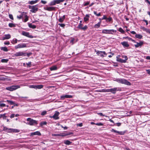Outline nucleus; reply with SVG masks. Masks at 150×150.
Instances as JSON below:
<instances>
[{
  "instance_id": "32",
  "label": "nucleus",
  "mask_w": 150,
  "mask_h": 150,
  "mask_svg": "<svg viewBox=\"0 0 150 150\" xmlns=\"http://www.w3.org/2000/svg\"><path fill=\"white\" fill-rule=\"evenodd\" d=\"M3 130L4 131H6L7 132H9L10 128L8 129L6 127H4Z\"/></svg>"
},
{
  "instance_id": "40",
  "label": "nucleus",
  "mask_w": 150,
  "mask_h": 150,
  "mask_svg": "<svg viewBox=\"0 0 150 150\" xmlns=\"http://www.w3.org/2000/svg\"><path fill=\"white\" fill-rule=\"evenodd\" d=\"M118 31L120 32H121V33L123 34H124L125 33V31H124V30H123V29L121 28H119L118 29Z\"/></svg>"
},
{
  "instance_id": "15",
  "label": "nucleus",
  "mask_w": 150,
  "mask_h": 150,
  "mask_svg": "<svg viewBox=\"0 0 150 150\" xmlns=\"http://www.w3.org/2000/svg\"><path fill=\"white\" fill-rule=\"evenodd\" d=\"M111 132H114L115 133H117L119 134L122 135H124L125 133V132H119L116 130L113 129H112V130H111Z\"/></svg>"
},
{
  "instance_id": "39",
  "label": "nucleus",
  "mask_w": 150,
  "mask_h": 150,
  "mask_svg": "<svg viewBox=\"0 0 150 150\" xmlns=\"http://www.w3.org/2000/svg\"><path fill=\"white\" fill-rule=\"evenodd\" d=\"M88 28V27L86 25H85V26H84V27H82V28H81V30H83L84 31H85V30H87Z\"/></svg>"
},
{
  "instance_id": "2",
  "label": "nucleus",
  "mask_w": 150,
  "mask_h": 150,
  "mask_svg": "<svg viewBox=\"0 0 150 150\" xmlns=\"http://www.w3.org/2000/svg\"><path fill=\"white\" fill-rule=\"evenodd\" d=\"M38 5L31 6L30 5L28 6V8L31 9L30 11L33 13H35L38 11V7H37Z\"/></svg>"
},
{
  "instance_id": "25",
  "label": "nucleus",
  "mask_w": 150,
  "mask_h": 150,
  "mask_svg": "<svg viewBox=\"0 0 150 150\" xmlns=\"http://www.w3.org/2000/svg\"><path fill=\"white\" fill-rule=\"evenodd\" d=\"M39 0H35V1H29L28 2V3L29 4L33 5L35 4Z\"/></svg>"
},
{
  "instance_id": "61",
  "label": "nucleus",
  "mask_w": 150,
  "mask_h": 150,
  "mask_svg": "<svg viewBox=\"0 0 150 150\" xmlns=\"http://www.w3.org/2000/svg\"><path fill=\"white\" fill-rule=\"evenodd\" d=\"M89 4V2H86V3H85V4H84V6H87V5H88Z\"/></svg>"
},
{
  "instance_id": "37",
  "label": "nucleus",
  "mask_w": 150,
  "mask_h": 150,
  "mask_svg": "<svg viewBox=\"0 0 150 150\" xmlns=\"http://www.w3.org/2000/svg\"><path fill=\"white\" fill-rule=\"evenodd\" d=\"M43 87V86L42 85H36V89H40L42 88Z\"/></svg>"
},
{
  "instance_id": "49",
  "label": "nucleus",
  "mask_w": 150,
  "mask_h": 150,
  "mask_svg": "<svg viewBox=\"0 0 150 150\" xmlns=\"http://www.w3.org/2000/svg\"><path fill=\"white\" fill-rule=\"evenodd\" d=\"M96 125H98V126H103V125L102 123H101V122H99L98 123H96Z\"/></svg>"
},
{
  "instance_id": "43",
  "label": "nucleus",
  "mask_w": 150,
  "mask_h": 150,
  "mask_svg": "<svg viewBox=\"0 0 150 150\" xmlns=\"http://www.w3.org/2000/svg\"><path fill=\"white\" fill-rule=\"evenodd\" d=\"M6 106V104L2 103V102L0 101V107H4Z\"/></svg>"
},
{
  "instance_id": "54",
  "label": "nucleus",
  "mask_w": 150,
  "mask_h": 150,
  "mask_svg": "<svg viewBox=\"0 0 150 150\" xmlns=\"http://www.w3.org/2000/svg\"><path fill=\"white\" fill-rule=\"evenodd\" d=\"M41 2L42 3V4H46L47 3V2L46 1H43V0H41Z\"/></svg>"
},
{
  "instance_id": "58",
  "label": "nucleus",
  "mask_w": 150,
  "mask_h": 150,
  "mask_svg": "<svg viewBox=\"0 0 150 150\" xmlns=\"http://www.w3.org/2000/svg\"><path fill=\"white\" fill-rule=\"evenodd\" d=\"M143 21L146 23V25H147L148 24L147 21L146 20H145V19L143 20Z\"/></svg>"
},
{
  "instance_id": "7",
  "label": "nucleus",
  "mask_w": 150,
  "mask_h": 150,
  "mask_svg": "<svg viewBox=\"0 0 150 150\" xmlns=\"http://www.w3.org/2000/svg\"><path fill=\"white\" fill-rule=\"evenodd\" d=\"M20 87V86L19 85H13L11 86L6 87V89L8 90L12 91L17 89Z\"/></svg>"
},
{
  "instance_id": "34",
  "label": "nucleus",
  "mask_w": 150,
  "mask_h": 150,
  "mask_svg": "<svg viewBox=\"0 0 150 150\" xmlns=\"http://www.w3.org/2000/svg\"><path fill=\"white\" fill-rule=\"evenodd\" d=\"M1 50H3L5 52H7L8 51V50L6 47H1Z\"/></svg>"
},
{
  "instance_id": "47",
  "label": "nucleus",
  "mask_w": 150,
  "mask_h": 150,
  "mask_svg": "<svg viewBox=\"0 0 150 150\" xmlns=\"http://www.w3.org/2000/svg\"><path fill=\"white\" fill-rule=\"evenodd\" d=\"M31 62H28V63H26L27 66V67H31Z\"/></svg>"
},
{
  "instance_id": "62",
  "label": "nucleus",
  "mask_w": 150,
  "mask_h": 150,
  "mask_svg": "<svg viewBox=\"0 0 150 150\" xmlns=\"http://www.w3.org/2000/svg\"><path fill=\"white\" fill-rule=\"evenodd\" d=\"M15 116V114H12L10 116V118H12L14 117Z\"/></svg>"
},
{
  "instance_id": "48",
  "label": "nucleus",
  "mask_w": 150,
  "mask_h": 150,
  "mask_svg": "<svg viewBox=\"0 0 150 150\" xmlns=\"http://www.w3.org/2000/svg\"><path fill=\"white\" fill-rule=\"evenodd\" d=\"M30 88L36 89V85H32L30 86Z\"/></svg>"
},
{
  "instance_id": "12",
  "label": "nucleus",
  "mask_w": 150,
  "mask_h": 150,
  "mask_svg": "<svg viewBox=\"0 0 150 150\" xmlns=\"http://www.w3.org/2000/svg\"><path fill=\"white\" fill-rule=\"evenodd\" d=\"M26 47V45L25 43H21L16 46L15 48L16 49L22 48Z\"/></svg>"
},
{
  "instance_id": "6",
  "label": "nucleus",
  "mask_w": 150,
  "mask_h": 150,
  "mask_svg": "<svg viewBox=\"0 0 150 150\" xmlns=\"http://www.w3.org/2000/svg\"><path fill=\"white\" fill-rule=\"evenodd\" d=\"M120 56V55H118L117 57V62H120L122 63H125L126 62L128 58L126 56H123L122 57L124 58L125 57V59H123L121 58L118 57Z\"/></svg>"
},
{
  "instance_id": "36",
  "label": "nucleus",
  "mask_w": 150,
  "mask_h": 150,
  "mask_svg": "<svg viewBox=\"0 0 150 150\" xmlns=\"http://www.w3.org/2000/svg\"><path fill=\"white\" fill-rule=\"evenodd\" d=\"M141 29L143 31H146L147 33V31H148L149 30V29L146 28L144 27H141Z\"/></svg>"
},
{
  "instance_id": "17",
  "label": "nucleus",
  "mask_w": 150,
  "mask_h": 150,
  "mask_svg": "<svg viewBox=\"0 0 150 150\" xmlns=\"http://www.w3.org/2000/svg\"><path fill=\"white\" fill-rule=\"evenodd\" d=\"M137 44L134 45V46L136 48L138 47H141L144 44L143 41H140L139 42H136Z\"/></svg>"
},
{
  "instance_id": "18",
  "label": "nucleus",
  "mask_w": 150,
  "mask_h": 150,
  "mask_svg": "<svg viewBox=\"0 0 150 150\" xmlns=\"http://www.w3.org/2000/svg\"><path fill=\"white\" fill-rule=\"evenodd\" d=\"M121 44L124 47H129V45L127 42H121Z\"/></svg>"
},
{
  "instance_id": "57",
  "label": "nucleus",
  "mask_w": 150,
  "mask_h": 150,
  "mask_svg": "<svg viewBox=\"0 0 150 150\" xmlns=\"http://www.w3.org/2000/svg\"><path fill=\"white\" fill-rule=\"evenodd\" d=\"M22 17V15H20L19 16H17V18H18L19 19H21Z\"/></svg>"
},
{
  "instance_id": "5",
  "label": "nucleus",
  "mask_w": 150,
  "mask_h": 150,
  "mask_svg": "<svg viewBox=\"0 0 150 150\" xmlns=\"http://www.w3.org/2000/svg\"><path fill=\"white\" fill-rule=\"evenodd\" d=\"M116 31V30L113 29H104L102 30V33L103 34H113V33H115Z\"/></svg>"
},
{
  "instance_id": "4",
  "label": "nucleus",
  "mask_w": 150,
  "mask_h": 150,
  "mask_svg": "<svg viewBox=\"0 0 150 150\" xmlns=\"http://www.w3.org/2000/svg\"><path fill=\"white\" fill-rule=\"evenodd\" d=\"M27 120L29 122L27 123V124L30 125H33L35 124H37L38 123L37 121L31 119L30 118H28L27 119Z\"/></svg>"
},
{
  "instance_id": "64",
  "label": "nucleus",
  "mask_w": 150,
  "mask_h": 150,
  "mask_svg": "<svg viewBox=\"0 0 150 150\" xmlns=\"http://www.w3.org/2000/svg\"><path fill=\"white\" fill-rule=\"evenodd\" d=\"M148 74L150 75V69H147L146 70Z\"/></svg>"
},
{
  "instance_id": "52",
  "label": "nucleus",
  "mask_w": 150,
  "mask_h": 150,
  "mask_svg": "<svg viewBox=\"0 0 150 150\" xmlns=\"http://www.w3.org/2000/svg\"><path fill=\"white\" fill-rule=\"evenodd\" d=\"M28 17L27 15H26L25 16V18L24 20V22H27L28 20Z\"/></svg>"
},
{
  "instance_id": "27",
  "label": "nucleus",
  "mask_w": 150,
  "mask_h": 150,
  "mask_svg": "<svg viewBox=\"0 0 150 150\" xmlns=\"http://www.w3.org/2000/svg\"><path fill=\"white\" fill-rule=\"evenodd\" d=\"M28 25L29 28L33 29H35L36 28V25H33L31 23H28Z\"/></svg>"
},
{
  "instance_id": "59",
  "label": "nucleus",
  "mask_w": 150,
  "mask_h": 150,
  "mask_svg": "<svg viewBox=\"0 0 150 150\" xmlns=\"http://www.w3.org/2000/svg\"><path fill=\"white\" fill-rule=\"evenodd\" d=\"M13 41L15 43H16L17 42L18 40L16 39H13Z\"/></svg>"
},
{
  "instance_id": "50",
  "label": "nucleus",
  "mask_w": 150,
  "mask_h": 150,
  "mask_svg": "<svg viewBox=\"0 0 150 150\" xmlns=\"http://www.w3.org/2000/svg\"><path fill=\"white\" fill-rule=\"evenodd\" d=\"M9 18L11 19V20H13V15L11 14H9Z\"/></svg>"
},
{
  "instance_id": "14",
  "label": "nucleus",
  "mask_w": 150,
  "mask_h": 150,
  "mask_svg": "<svg viewBox=\"0 0 150 150\" xmlns=\"http://www.w3.org/2000/svg\"><path fill=\"white\" fill-rule=\"evenodd\" d=\"M22 34L23 35L26 36L28 38H33V37L32 35H29V33L28 32H27L25 31H23L22 32Z\"/></svg>"
},
{
  "instance_id": "63",
  "label": "nucleus",
  "mask_w": 150,
  "mask_h": 150,
  "mask_svg": "<svg viewBox=\"0 0 150 150\" xmlns=\"http://www.w3.org/2000/svg\"><path fill=\"white\" fill-rule=\"evenodd\" d=\"M4 44L6 45H9L10 44V42L9 41H7V42H5Z\"/></svg>"
},
{
  "instance_id": "53",
  "label": "nucleus",
  "mask_w": 150,
  "mask_h": 150,
  "mask_svg": "<svg viewBox=\"0 0 150 150\" xmlns=\"http://www.w3.org/2000/svg\"><path fill=\"white\" fill-rule=\"evenodd\" d=\"M112 18L111 17H110L109 18H107V21H108L109 22H110L112 20Z\"/></svg>"
},
{
  "instance_id": "19",
  "label": "nucleus",
  "mask_w": 150,
  "mask_h": 150,
  "mask_svg": "<svg viewBox=\"0 0 150 150\" xmlns=\"http://www.w3.org/2000/svg\"><path fill=\"white\" fill-rule=\"evenodd\" d=\"M38 135L40 136L41 135V134L40 132L39 131H36L34 132H33L30 133V136H33L34 135Z\"/></svg>"
},
{
  "instance_id": "38",
  "label": "nucleus",
  "mask_w": 150,
  "mask_h": 150,
  "mask_svg": "<svg viewBox=\"0 0 150 150\" xmlns=\"http://www.w3.org/2000/svg\"><path fill=\"white\" fill-rule=\"evenodd\" d=\"M8 26L11 28L15 27H16V25L15 24L11 23H9Z\"/></svg>"
},
{
  "instance_id": "8",
  "label": "nucleus",
  "mask_w": 150,
  "mask_h": 150,
  "mask_svg": "<svg viewBox=\"0 0 150 150\" xmlns=\"http://www.w3.org/2000/svg\"><path fill=\"white\" fill-rule=\"evenodd\" d=\"M118 91V88H114L111 89L105 90V92H110L112 93L115 94L117 91Z\"/></svg>"
},
{
  "instance_id": "9",
  "label": "nucleus",
  "mask_w": 150,
  "mask_h": 150,
  "mask_svg": "<svg viewBox=\"0 0 150 150\" xmlns=\"http://www.w3.org/2000/svg\"><path fill=\"white\" fill-rule=\"evenodd\" d=\"M13 56L16 57H19L21 56H26V53L23 52H19L13 54Z\"/></svg>"
},
{
  "instance_id": "24",
  "label": "nucleus",
  "mask_w": 150,
  "mask_h": 150,
  "mask_svg": "<svg viewBox=\"0 0 150 150\" xmlns=\"http://www.w3.org/2000/svg\"><path fill=\"white\" fill-rule=\"evenodd\" d=\"M90 16L89 14H87L86 15L85 17H84L83 20L85 22H86L89 20V18Z\"/></svg>"
},
{
  "instance_id": "30",
  "label": "nucleus",
  "mask_w": 150,
  "mask_h": 150,
  "mask_svg": "<svg viewBox=\"0 0 150 150\" xmlns=\"http://www.w3.org/2000/svg\"><path fill=\"white\" fill-rule=\"evenodd\" d=\"M71 142L68 140H64V143L67 145H69L71 144Z\"/></svg>"
},
{
  "instance_id": "20",
  "label": "nucleus",
  "mask_w": 150,
  "mask_h": 150,
  "mask_svg": "<svg viewBox=\"0 0 150 150\" xmlns=\"http://www.w3.org/2000/svg\"><path fill=\"white\" fill-rule=\"evenodd\" d=\"M20 132V130L17 129H14L12 128H10V131L9 133L11 132Z\"/></svg>"
},
{
  "instance_id": "44",
  "label": "nucleus",
  "mask_w": 150,
  "mask_h": 150,
  "mask_svg": "<svg viewBox=\"0 0 150 150\" xmlns=\"http://www.w3.org/2000/svg\"><path fill=\"white\" fill-rule=\"evenodd\" d=\"M58 25H59L61 27L64 28L65 25L64 23H59Z\"/></svg>"
},
{
  "instance_id": "10",
  "label": "nucleus",
  "mask_w": 150,
  "mask_h": 150,
  "mask_svg": "<svg viewBox=\"0 0 150 150\" xmlns=\"http://www.w3.org/2000/svg\"><path fill=\"white\" fill-rule=\"evenodd\" d=\"M96 54L98 56H100L102 57H103L107 55V53L105 51H98Z\"/></svg>"
},
{
  "instance_id": "35",
  "label": "nucleus",
  "mask_w": 150,
  "mask_h": 150,
  "mask_svg": "<svg viewBox=\"0 0 150 150\" xmlns=\"http://www.w3.org/2000/svg\"><path fill=\"white\" fill-rule=\"evenodd\" d=\"M123 39H126V38H128V39L129 40H132L133 42H134V43H136V42L134 40H133L132 39V38H129V37H124L123 38Z\"/></svg>"
},
{
  "instance_id": "55",
  "label": "nucleus",
  "mask_w": 150,
  "mask_h": 150,
  "mask_svg": "<svg viewBox=\"0 0 150 150\" xmlns=\"http://www.w3.org/2000/svg\"><path fill=\"white\" fill-rule=\"evenodd\" d=\"M26 56L28 57H29L32 54V53L31 52H29L27 54L26 53Z\"/></svg>"
},
{
  "instance_id": "41",
  "label": "nucleus",
  "mask_w": 150,
  "mask_h": 150,
  "mask_svg": "<svg viewBox=\"0 0 150 150\" xmlns=\"http://www.w3.org/2000/svg\"><path fill=\"white\" fill-rule=\"evenodd\" d=\"M94 14L96 16H101V13H97V12L96 11H94L93 12Z\"/></svg>"
},
{
  "instance_id": "23",
  "label": "nucleus",
  "mask_w": 150,
  "mask_h": 150,
  "mask_svg": "<svg viewBox=\"0 0 150 150\" xmlns=\"http://www.w3.org/2000/svg\"><path fill=\"white\" fill-rule=\"evenodd\" d=\"M73 133L71 132H69L67 133H64L63 135H61L62 136H66L69 135L70 134H73ZM54 136H61L59 134H54Z\"/></svg>"
},
{
  "instance_id": "3",
  "label": "nucleus",
  "mask_w": 150,
  "mask_h": 150,
  "mask_svg": "<svg viewBox=\"0 0 150 150\" xmlns=\"http://www.w3.org/2000/svg\"><path fill=\"white\" fill-rule=\"evenodd\" d=\"M64 1V0H53L49 3V5L50 6H54L57 4H59L63 2Z\"/></svg>"
},
{
  "instance_id": "56",
  "label": "nucleus",
  "mask_w": 150,
  "mask_h": 150,
  "mask_svg": "<svg viewBox=\"0 0 150 150\" xmlns=\"http://www.w3.org/2000/svg\"><path fill=\"white\" fill-rule=\"evenodd\" d=\"M20 99L21 100L22 98H25V99H27V98H28V97H26V96L20 97Z\"/></svg>"
},
{
  "instance_id": "46",
  "label": "nucleus",
  "mask_w": 150,
  "mask_h": 150,
  "mask_svg": "<svg viewBox=\"0 0 150 150\" xmlns=\"http://www.w3.org/2000/svg\"><path fill=\"white\" fill-rule=\"evenodd\" d=\"M47 111H42L41 112V115L43 116V115H46L47 114Z\"/></svg>"
},
{
  "instance_id": "26",
  "label": "nucleus",
  "mask_w": 150,
  "mask_h": 150,
  "mask_svg": "<svg viewBox=\"0 0 150 150\" xmlns=\"http://www.w3.org/2000/svg\"><path fill=\"white\" fill-rule=\"evenodd\" d=\"M6 101L8 102L11 105H14V106H18V105L17 104H16L15 103L13 102V101L12 100H7Z\"/></svg>"
},
{
  "instance_id": "42",
  "label": "nucleus",
  "mask_w": 150,
  "mask_h": 150,
  "mask_svg": "<svg viewBox=\"0 0 150 150\" xmlns=\"http://www.w3.org/2000/svg\"><path fill=\"white\" fill-rule=\"evenodd\" d=\"M8 59H2L1 60V62H5V63H6L8 61Z\"/></svg>"
},
{
  "instance_id": "11",
  "label": "nucleus",
  "mask_w": 150,
  "mask_h": 150,
  "mask_svg": "<svg viewBox=\"0 0 150 150\" xmlns=\"http://www.w3.org/2000/svg\"><path fill=\"white\" fill-rule=\"evenodd\" d=\"M56 7L54 6H46L44 7V9L48 11H55L56 10Z\"/></svg>"
},
{
  "instance_id": "33",
  "label": "nucleus",
  "mask_w": 150,
  "mask_h": 150,
  "mask_svg": "<svg viewBox=\"0 0 150 150\" xmlns=\"http://www.w3.org/2000/svg\"><path fill=\"white\" fill-rule=\"evenodd\" d=\"M100 23L101 22H98V23L95 24L94 25V27L95 28H98L100 26Z\"/></svg>"
},
{
  "instance_id": "28",
  "label": "nucleus",
  "mask_w": 150,
  "mask_h": 150,
  "mask_svg": "<svg viewBox=\"0 0 150 150\" xmlns=\"http://www.w3.org/2000/svg\"><path fill=\"white\" fill-rule=\"evenodd\" d=\"M51 71L57 70V67L56 66H54L51 67L50 68Z\"/></svg>"
},
{
  "instance_id": "60",
  "label": "nucleus",
  "mask_w": 150,
  "mask_h": 150,
  "mask_svg": "<svg viewBox=\"0 0 150 150\" xmlns=\"http://www.w3.org/2000/svg\"><path fill=\"white\" fill-rule=\"evenodd\" d=\"M107 18L105 15H104L102 19V20H105L107 19Z\"/></svg>"
},
{
  "instance_id": "13",
  "label": "nucleus",
  "mask_w": 150,
  "mask_h": 150,
  "mask_svg": "<svg viewBox=\"0 0 150 150\" xmlns=\"http://www.w3.org/2000/svg\"><path fill=\"white\" fill-rule=\"evenodd\" d=\"M59 114V112L56 111L55 113L52 116H50V117L51 118H53L55 120H57L59 119L58 116Z\"/></svg>"
},
{
  "instance_id": "22",
  "label": "nucleus",
  "mask_w": 150,
  "mask_h": 150,
  "mask_svg": "<svg viewBox=\"0 0 150 150\" xmlns=\"http://www.w3.org/2000/svg\"><path fill=\"white\" fill-rule=\"evenodd\" d=\"M65 18V16L64 15L62 17H61L59 18L58 20L59 22L60 23H62L64 21Z\"/></svg>"
},
{
  "instance_id": "21",
  "label": "nucleus",
  "mask_w": 150,
  "mask_h": 150,
  "mask_svg": "<svg viewBox=\"0 0 150 150\" xmlns=\"http://www.w3.org/2000/svg\"><path fill=\"white\" fill-rule=\"evenodd\" d=\"M11 36L9 34L5 35L3 37V40H4L6 39H8L11 38Z\"/></svg>"
},
{
  "instance_id": "45",
  "label": "nucleus",
  "mask_w": 150,
  "mask_h": 150,
  "mask_svg": "<svg viewBox=\"0 0 150 150\" xmlns=\"http://www.w3.org/2000/svg\"><path fill=\"white\" fill-rule=\"evenodd\" d=\"M47 124V122H42L40 123V125L41 126H42L43 125H46Z\"/></svg>"
},
{
  "instance_id": "29",
  "label": "nucleus",
  "mask_w": 150,
  "mask_h": 150,
  "mask_svg": "<svg viewBox=\"0 0 150 150\" xmlns=\"http://www.w3.org/2000/svg\"><path fill=\"white\" fill-rule=\"evenodd\" d=\"M135 37L137 38H138L139 39H141L142 38V36L139 34H136L135 35Z\"/></svg>"
},
{
  "instance_id": "51",
  "label": "nucleus",
  "mask_w": 150,
  "mask_h": 150,
  "mask_svg": "<svg viewBox=\"0 0 150 150\" xmlns=\"http://www.w3.org/2000/svg\"><path fill=\"white\" fill-rule=\"evenodd\" d=\"M82 23H79L78 25V28L81 29V28H82Z\"/></svg>"
},
{
  "instance_id": "1",
  "label": "nucleus",
  "mask_w": 150,
  "mask_h": 150,
  "mask_svg": "<svg viewBox=\"0 0 150 150\" xmlns=\"http://www.w3.org/2000/svg\"><path fill=\"white\" fill-rule=\"evenodd\" d=\"M115 81L120 83L124 84L127 85H130L131 83L127 80L123 79H117Z\"/></svg>"
},
{
  "instance_id": "31",
  "label": "nucleus",
  "mask_w": 150,
  "mask_h": 150,
  "mask_svg": "<svg viewBox=\"0 0 150 150\" xmlns=\"http://www.w3.org/2000/svg\"><path fill=\"white\" fill-rule=\"evenodd\" d=\"M6 113L3 114H0V118H3L4 119H6L7 117L5 116Z\"/></svg>"
},
{
  "instance_id": "16",
  "label": "nucleus",
  "mask_w": 150,
  "mask_h": 150,
  "mask_svg": "<svg viewBox=\"0 0 150 150\" xmlns=\"http://www.w3.org/2000/svg\"><path fill=\"white\" fill-rule=\"evenodd\" d=\"M72 98L73 96H72L68 95H65L61 96V98L62 99H64L65 98Z\"/></svg>"
}]
</instances>
